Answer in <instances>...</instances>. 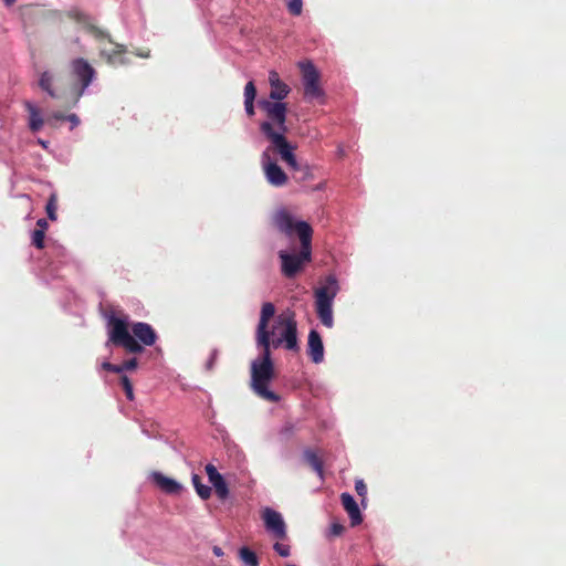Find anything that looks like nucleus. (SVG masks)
<instances>
[{
	"label": "nucleus",
	"mask_w": 566,
	"mask_h": 566,
	"mask_svg": "<svg viewBox=\"0 0 566 566\" xmlns=\"http://www.w3.org/2000/svg\"><path fill=\"white\" fill-rule=\"evenodd\" d=\"M274 315V304L271 302L263 303L255 333L256 345L262 352L261 357L251 364V387L253 391L262 399L271 402L280 400V396L269 389V384L274 378V365L271 358V335L273 331H269V323Z\"/></svg>",
	"instance_id": "1"
},
{
	"label": "nucleus",
	"mask_w": 566,
	"mask_h": 566,
	"mask_svg": "<svg viewBox=\"0 0 566 566\" xmlns=\"http://www.w3.org/2000/svg\"><path fill=\"white\" fill-rule=\"evenodd\" d=\"M274 226L287 237L296 234L301 241L300 252L280 251L281 271L285 277H294L312 258L313 229L306 221H296L286 209L276 211L273 216Z\"/></svg>",
	"instance_id": "2"
},
{
	"label": "nucleus",
	"mask_w": 566,
	"mask_h": 566,
	"mask_svg": "<svg viewBox=\"0 0 566 566\" xmlns=\"http://www.w3.org/2000/svg\"><path fill=\"white\" fill-rule=\"evenodd\" d=\"M108 343L122 347L128 354H142L145 346H153L158 336L151 325L144 322L129 324L128 315L114 311L105 314Z\"/></svg>",
	"instance_id": "3"
},
{
	"label": "nucleus",
	"mask_w": 566,
	"mask_h": 566,
	"mask_svg": "<svg viewBox=\"0 0 566 566\" xmlns=\"http://www.w3.org/2000/svg\"><path fill=\"white\" fill-rule=\"evenodd\" d=\"M259 106L265 113L268 118V120L261 123L260 129L271 142V146H269L271 151L273 150L279 153L282 160H284L293 170H301L293 153L294 148L285 137V134L287 133V104L259 101Z\"/></svg>",
	"instance_id": "4"
},
{
	"label": "nucleus",
	"mask_w": 566,
	"mask_h": 566,
	"mask_svg": "<svg viewBox=\"0 0 566 566\" xmlns=\"http://www.w3.org/2000/svg\"><path fill=\"white\" fill-rule=\"evenodd\" d=\"M270 331H273L271 335V346L277 348L283 345L287 350H300L297 323L293 312H285L276 316Z\"/></svg>",
	"instance_id": "5"
},
{
	"label": "nucleus",
	"mask_w": 566,
	"mask_h": 566,
	"mask_svg": "<svg viewBox=\"0 0 566 566\" xmlns=\"http://www.w3.org/2000/svg\"><path fill=\"white\" fill-rule=\"evenodd\" d=\"M297 66L302 75L304 99L306 102L322 99L324 91L319 84L321 74L316 66L308 60L298 62Z\"/></svg>",
	"instance_id": "6"
},
{
	"label": "nucleus",
	"mask_w": 566,
	"mask_h": 566,
	"mask_svg": "<svg viewBox=\"0 0 566 566\" xmlns=\"http://www.w3.org/2000/svg\"><path fill=\"white\" fill-rule=\"evenodd\" d=\"M329 285L322 286L315 291L316 313L321 323L331 328L334 324L333 319V300L337 293V282L334 277L328 279Z\"/></svg>",
	"instance_id": "7"
},
{
	"label": "nucleus",
	"mask_w": 566,
	"mask_h": 566,
	"mask_svg": "<svg viewBox=\"0 0 566 566\" xmlns=\"http://www.w3.org/2000/svg\"><path fill=\"white\" fill-rule=\"evenodd\" d=\"M71 74L77 80L80 84L76 96L77 99L83 94L85 88L91 85L96 72L85 59L77 57L71 62Z\"/></svg>",
	"instance_id": "8"
},
{
	"label": "nucleus",
	"mask_w": 566,
	"mask_h": 566,
	"mask_svg": "<svg viewBox=\"0 0 566 566\" xmlns=\"http://www.w3.org/2000/svg\"><path fill=\"white\" fill-rule=\"evenodd\" d=\"M271 148L268 147L261 156V163L270 185L274 187H282L287 182V175L284 170L271 158Z\"/></svg>",
	"instance_id": "9"
},
{
	"label": "nucleus",
	"mask_w": 566,
	"mask_h": 566,
	"mask_svg": "<svg viewBox=\"0 0 566 566\" xmlns=\"http://www.w3.org/2000/svg\"><path fill=\"white\" fill-rule=\"evenodd\" d=\"M66 15L71 20L82 24L84 27V29L90 34H92L96 40H98V41L107 40L108 42H112L111 34L107 31L94 25L92 23V18L88 14H86L85 12H83L78 9H71L67 11Z\"/></svg>",
	"instance_id": "10"
},
{
	"label": "nucleus",
	"mask_w": 566,
	"mask_h": 566,
	"mask_svg": "<svg viewBox=\"0 0 566 566\" xmlns=\"http://www.w3.org/2000/svg\"><path fill=\"white\" fill-rule=\"evenodd\" d=\"M262 518L266 530L272 532L276 538L284 539L286 537V526L279 512L268 507L264 510Z\"/></svg>",
	"instance_id": "11"
},
{
	"label": "nucleus",
	"mask_w": 566,
	"mask_h": 566,
	"mask_svg": "<svg viewBox=\"0 0 566 566\" xmlns=\"http://www.w3.org/2000/svg\"><path fill=\"white\" fill-rule=\"evenodd\" d=\"M269 84L271 86V91L269 94L271 103H284L283 99L286 98L291 92V87L284 83L276 71L272 70L269 73Z\"/></svg>",
	"instance_id": "12"
},
{
	"label": "nucleus",
	"mask_w": 566,
	"mask_h": 566,
	"mask_svg": "<svg viewBox=\"0 0 566 566\" xmlns=\"http://www.w3.org/2000/svg\"><path fill=\"white\" fill-rule=\"evenodd\" d=\"M113 45L112 50L101 49L99 56L106 61L109 65H123L127 63L125 54L127 48L124 44L116 43L112 40L109 42Z\"/></svg>",
	"instance_id": "13"
},
{
	"label": "nucleus",
	"mask_w": 566,
	"mask_h": 566,
	"mask_svg": "<svg viewBox=\"0 0 566 566\" xmlns=\"http://www.w3.org/2000/svg\"><path fill=\"white\" fill-rule=\"evenodd\" d=\"M113 45L112 50L101 49L99 56L106 61L109 65H123L127 63L125 54L127 48L124 44L116 43L112 40L109 42Z\"/></svg>",
	"instance_id": "14"
},
{
	"label": "nucleus",
	"mask_w": 566,
	"mask_h": 566,
	"mask_svg": "<svg viewBox=\"0 0 566 566\" xmlns=\"http://www.w3.org/2000/svg\"><path fill=\"white\" fill-rule=\"evenodd\" d=\"M307 352L313 363L319 364L324 359V346L319 333L311 329L307 340Z\"/></svg>",
	"instance_id": "15"
},
{
	"label": "nucleus",
	"mask_w": 566,
	"mask_h": 566,
	"mask_svg": "<svg viewBox=\"0 0 566 566\" xmlns=\"http://www.w3.org/2000/svg\"><path fill=\"white\" fill-rule=\"evenodd\" d=\"M150 476L153 482L166 494H179L182 490V485L179 482L160 472L154 471Z\"/></svg>",
	"instance_id": "16"
},
{
	"label": "nucleus",
	"mask_w": 566,
	"mask_h": 566,
	"mask_svg": "<svg viewBox=\"0 0 566 566\" xmlns=\"http://www.w3.org/2000/svg\"><path fill=\"white\" fill-rule=\"evenodd\" d=\"M342 505L348 513L352 526H357L363 522L360 510L355 499L349 493H343L340 495Z\"/></svg>",
	"instance_id": "17"
},
{
	"label": "nucleus",
	"mask_w": 566,
	"mask_h": 566,
	"mask_svg": "<svg viewBox=\"0 0 566 566\" xmlns=\"http://www.w3.org/2000/svg\"><path fill=\"white\" fill-rule=\"evenodd\" d=\"M24 107H25V109L29 113V127H30V129L33 133L39 132L42 128L43 124H44V120L41 117V114H40L39 109L36 108V106H34L29 101L24 102Z\"/></svg>",
	"instance_id": "18"
},
{
	"label": "nucleus",
	"mask_w": 566,
	"mask_h": 566,
	"mask_svg": "<svg viewBox=\"0 0 566 566\" xmlns=\"http://www.w3.org/2000/svg\"><path fill=\"white\" fill-rule=\"evenodd\" d=\"M305 461L311 465V468L323 478V461L312 450H306L304 452Z\"/></svg>",
	"instance_id": "19"
},
{
	"label": "nucleus",
	"mask_w": 566,
	"mask_h": 566,
	"mask_svg": "<svg viewBox=\"0 0 566 566\" xmlns=\"http://www.w3.org/2000/svg\"><path fill=\"white\" fill-rule=\"evenodd\" d=\"M210 483L213 485L216 494L220 500H226L229 496V488L222 475L213 479Z\"/></svg>",
	"instance_id": "20"
},
{
	"label": "nucleus",
	"mask_w": 566,
	"mask_h": 566,
	"mask_svg": "<svg viewBox=\"0 0 566 566\" xmlns=\"http://www.w3.org/2000/svg\"><path fill=\"white\" fill-rule=\"evenodd\" d=\"M192 484L197 494L202 500H208L211 495V488L201 482V478L198 474L192 475Z\"/></svg>",
	"instance_id": "21"
},
{
	"label": "nucleus",
	"mask_w": 566,
	"mask_h": 566,
	"mask_svg": "<svg viewBox=\"0 0 566 566\" xmlns=\"http://www.w3.org/2000/svg\"><path fill=\"white\" fill-rule=\"evenodd\" d=\"M53 76L49 72H43L41 74L39 85L40 87L45 91L51 97L56 98L59 97V94L55 93V91L52 87Z\"/></svg>",
	"instance_id": "22"
},
{
	"label": "nucleus",
	"mask_w": 566,
	"mask_h": 566,
	"mask_svg": "<svg viewBox=\"0 0 566 566\" xmlns=\"http://www.w3.org/2000/svg\"><path fill=\"white\" fill-rule=\"evenodd\" d=\"M241 560L248 566H259L256 554L248 547H242L239 552Z\"/></svg>",
	"instance_id": "23"
},
{
	"label": "nucleus",
	"mask_w": 566,
	"mask_h": 566,
	"mask_svg": "<svg viewBox=\"0 0 566 566\" xmlns=\"http://www.w3.org/2000/svg\"><path fill=\"white\" fill-rule=\"evenodd\" d=\"M45 210L50 220H56L57 210V198L55 193H52L46 202Z\"/></svg>",
	"instance_id": "24"
},
{
	"label": "nucleus",
	"mask_w": 566,
	"mask_h": 566,
	"mask_svg": "<svg viewBox=\"0 0 566 566\" xmlns=\"http://www.w3.org/2000/svg\"><path fill=\"white\" fill-rule=\"evenodd\" d=\"M45 232L34 229L31 234V244L39 250L44 248Z\"/></svg>",
	"instance_id": "25"
},
{
	"label": "nucleus",
	"mask_w": 566,
	"mask_h": 566,
	"mask_svg": "<svg viewBox=\"0 0 566 566\" xmlns=\"http://www.w3.org/2000/svg\"><path fill=\"white\" fill-rule=\"evenodd\" d=\"M286 3L287 11L292 15H300L303 10V0H284Z\"/></svg>",
	"instance_id": "26"
},
{
	"label": "nucleus",
	"mask_w": 566,
	"mask_h": 566,
	"mask_svg": "<svg viewBox=\"0 0 566 566\" xmlns=\"http://www.w3.org/2000/svg\"><path fill=\"white\" fill-rule=\"evenodd\" d=\"M120 384L123 386V389L125 391V395H126V398L129 400V401H133L134 400V391H133V385L129 380V378L127 376H122L120 377Z\"/></svg>",
	"instance_id": "27"
},
{
	"label": "nucleus",
	"mask_w": 566,
	"mask_h": 566,
	"mask_svg": "<svg viewBox=\"0 0 566 566\" xmlns=\"http://www.w3.org/2000/svg\"><path fill=\"white\" fill-rule=\"evenodd\" d=\"M256 96V87L253 81H249L244 87V101H254Z\"/></svg>",
	"instance_id": "28"
},
{
	"label": "nucleus",
	"mask_w": 566,
	"mask_h": 566,
	"mask_svg": "<svg viewBox=\"0 0 566 566\" xmlns=\"http://www.w3.org/2000/svg\"><path fill=\"white\" fill-rule=\"evenodd\" d=\"M138 360L137 358H130L120 364V367L123 368V373L127 370H135L137 368Z\"/></svg>",
	"instance_id": "29"
},
{
	"label": "nucleus",
	"mask_w": 566,
	"mask_h": 566,
	"mask_svg": "<svg viewBox=\"0 0 566 566\" xmlns=\"http://www.w3.org/2000/svg\"><path fill=\"white\" fill-rule=\"evenodd\" d=\"M102 368L104 370H107V371H111V373H114V374H122L123 373V368L120 367V364L119 365H115V364L105 361V363L102 364Z\"/></svg>",
	"instance_id": "30"
},
{
	"label": "nucleus",
	"mask_w": 566,
	"mask_h": 566,
	"mask_svg": "<svg viewBox=\"0 0 566 566\" xmlns=\"http://www.w3.org/2000/svg\"><path fill=\"white\" fill-rule=\"evenodd\" d=\"M273 548L282 557L290 556V546H287V545H283L281 543H275Z\"/></svg>",
	"instance_id": "31"
},
{
	"label": "nucleus",
	"mask_w": 566,
	"mask_h": 566,
	"mask_svg": "<svg viewBox=\"0 0 566 566\" xmlns=\"http://www.w3.org/2000/svg\"><path fill=\"white\" fill-rule=\"evenodd\" d=\"M355 490L357 492V494L364 500L366 497V494H367V486L366 484L364 483L363 480H357L355 482Z\"/></svg>",
	"instance_id": "32"
},
{
	"label": "nucleus",
	"mask_w": 566,
	"mask_h": 566,
	"mask_svg": "<svg viewBox=\"0 0 566 566\" xmlns=\"http://www.w3.org/2000/svg\"><path fill=\"white\" fill-rule=\"evenodd\" d=\"M345 531L340 523H333L329 527V536H340Z\"/></svg>",
	"instance_id": "33"
},
{
	"label": "nucleus",
	"mask_w": 566,
	"mask_h": 566,
	"mask_svg": "<svg viewBox=\"0 0 566 566\" xmlns=\"http://www.w3.org/2000/svg\"><path fill=\"white\" fill-rule=\"evenodd\" d=\"M205 470H206V473H207V475H208V478H209V481H210V482H211L213 479H216V478H218L219 475H221V474L218 472L217 468H216L213 464H211V463L207 464Z\"/></svg>",
	"instance_id": "34"
},
{
	"label": "nucleus",
	"mask_w": 566,
	"mask_h": 566,
	"mask_svg": "<svg viewBox=\"0 0 566 566\" xmlns=\"http://www.w3.org/2000/svg\"><path fill=\"white\" fill-rule=\"evenodd\" d=\"M244 108L249 117L254 115V101H244Z\"/></svg>",
	"instance_id": "35"
},
{
	"label": "nucleus",
	"mask_w": 566,
	"mask_h": 566,
	"mask_svg": "<svg viewBox=\"0 0 566 566\" xmlns=\"http://www.w3.org/2000/svg\"><path fill=\"white\" fill-rule=\"evenodd\" d=\"M48 227L49 223L45 219L41 218L36 221V230H42L43 232H45Z\"/></svg>",
	"instance_id": "36"
},
{
	"label": "nucleus",
	"mask_w": 566,
	"mask_h": 566,
	"mask_svg": "<svg viewBox=\"0 0 566 566\" xmlns=\"http://www.w3.org/2000/svg\"><path fill=\"white\" fill-rule=\"evenodd\" d=\"M65 119L70 120L72 123V127L71 128H74L75 126H77L80 124V118L77 117L76 114H70V115L66 116Z\"/></svg>",
	"instance_id": "37"
},
{
	"label": "nucleus",
	"mask_w": 566,
	"mask_h": 566,
	"mask_svg": "<svg viewBox=\"0 0 566 566\" xmlns=\"http://www.w3.org/2000/svg\"><path fill=\"white\" fill-rule=\"evenodd\" d=\"M52 117L56 120H65V118H66V116L61 112L53 113Z\"/></svg>",
	"instance_id": "38"
},
{
	"label": "nucleus",
	"mask_w": 566,
	"mask_h": 566,
	"mask_svg": "<svg viewBox=\"0 0 566 566\" xmlns=\"http://www.w3.org/2000/svg\"><path fill=\"white\" fill-rule=\"evenodd\" d=\"M3 1H4L6 6H8V7L13 6L17 2V0H3Z\"/></svg>",
	"instance_id": "39"
},
{
	"label": "nucleus",
	"mask_w": 566,
	"mask_h": 566,
	"mask_svg": "<svg viewBox=\"0 0 566 566\" xmlns=\"http://www.w3.org/2000/svg\"><path fill=\"white\" fill-rule=\"evenodd\" d=\"M213 553H214L217 556H220V555L222 554V551H221V548H219V547H214V548H213Z\"/></svg>",
	"instance_id": "40"
},
{
	"label": "nucleus",
	"mask_w": 566,
	"mask_h": 566,
	"mask_svg": "<svg viewBox=\"0 0 566 566\" xmlns=\"http://www.w3.org/2000/svg\"><path fill=\"white\" fill-rule=\"evenodd\" d=\"M284 431L290 434V433L293 432V428L292 427H285Z\"/></svg>",
	"instance_id": "41"
},
{
	"label": "nucleus",
	"mask_w": 566,
	"mask_h": 566,
	"mask_svg": "<svg viewBox=\"0 0 566 566\" xmlns=\"http://www.w3.org/2000/svg\"><path fill=\"white\" fill-rule=\"evenodd\" d=\"M39 144H40L41 146H43L44 148H46V142H44V140H41V139H40V140H39Z\"/></svg>",
	"instance_id": "42"
},
{
	"label": "nucleus",
	"mask_w": 566,
	"mask_h": 566,
	"mask_svg": "<svg viewBox=\"0 0 566 566\" xmlns=\"http://www.w3.org/2000/svg\"><path fill=\"white\" fill-rule=\"evenodd\" d=\"M303 170H304V177H305V176H307V174H308V167H304V169H303Z\"/></svg>",
	"instance_id": "43"
},
{
	"label": "nucleus",
	"mask_w": 566,
	"mask_h": 566,
	"mask_svg": "<svg viewBox=\"0 0 566 566\" xmlns=\"http://www.w3.org/2000/svg\"><path fill=\"white\" fill-rule=\"evenodd\" d=\"M74 42H75L76 44H80V38H76V39L74 40Z\"/></svg>",
	"instance_id": "44"
},
{
	"label": "nucleus",
	"mask_w": 566,
	"mask_h": 566,
	"mask_svg": "<svg viewBox=\"0 0 566 566\" xmlns=\"http://www.w3.org/2000/svg\"><path fill=\"white\" fill-rule=\"evenodd\" d=\"M287 566H295V565H287Z\"/></svg>",
	"instance_id": "45"
}]
</instances>
